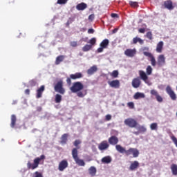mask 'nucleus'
I'll return each instance as SVG.
<instances>
[{
  "label": "nucleus",
  "mask_w": 177,
  "mask_h": 177,
  "mask_svg": "<svg viewBox=\"0 0 177 177\" xmlns=\"http://www.w3.org/2000/svg\"><path fill=\"white\" fill-rule=\"evenodd\" d=\"M138 74L140 77H135L132 80L131 85L133 88L136 89L140 87V85H142V80H142L147 85H151V83L149 81V76H147L145 71L140 70L138 71Z\"/></svg>",
  "instance_id": "nucleus-1"
},
{
  "label": "nucleus",
  "mask_w": 177,
  "mask_h": 177,
  "mask_svg": "<svg viewBox=\"0 0 177 177\" xmlns=\"http://www.w3.org/2000/svg\"><path fill=\"white\" fill-rule=\"evenodd\" d=\"M82 142L80 140H76L73 142V146L76 148H73L72 149V157L75 162V163L79 165V167H85V162L82 159H80L78 157V150L79 149H81L80 146H78L79 145H81Z\"/></svg>",
  "instance_id": "nucleus-2"
},
{
  "label": "nucleus",
  "mask_w": 177,
  "mask_h": 177,
  "mask_svg": "<svg viewBox=\"0 0 177 177\" xmlns=\"http://www.w3.org/2000/svg\"><path fill=\"white\" fill-rule=\"evenodd\" d=\"M143 55L146 56L147 57H149L151 64L153 67H156V65L157 64L159 67H162V66H165V56L164 55H160L158 57V61H156V58L154 57V55L151 54V53L146 52L145 51L143 53Z\"/></svg>",
  "instance_id": "nucleus-3"
},
{
  "label": "nucleus",
  "mask_w": 177,
  "mask_h": 177,
  "mask_svg": "<svg viewBox=\"0 0 177 177\" xmlns=\"http://www.w3.org/2000/svg\"><path fill=\"white\" fill-rule=\"evenodd\" d=\"M115 149L118 153H121V154H125L126 156H132L134 158L139 157V150L136 148H129L128 150L125 149L121 145H116Z\"/></svg>",
  "instance_id": "nucleus-4"
},
{
  "label": "nucleus",
  "mask_w": 177,
  "mask_h": 177,
  "mask_svg": "<svg viewBox=\"0 0 177 177\" xmlns=\"http://www.w3.org/2000/svg\"><path fill=\"white\" fill-rule=\"evenodd\" d=\"M70 89L73 93H77L78 97H84L85 96V94L81 91L84 89V84L81 82H74Z\"/></svg>",
  "instance_id": "nucleus-5"
},
{
  "label": "nucleus",
  "mask_w": 177,
  "mask_h": 177,
  "mask_svg": "<svg viewBox=\"0 0 177 177\" xmlns=\"http://www.w3.org/2000/svg\"><path fill=\"white\" fill-rule=\"evenodd\" d=\"M41 160H45V155H41L40 158H36L33 160V163H31L30 161H28L27 163V168L28 169H36V168H38L39 165V162H41Z\"/></svg>",
  "instance_id": "nucleus-6"
},
{
  "label": "nucleus",
  "mask_w": 177,
  "mask_h": 177,
  "mask_svg": "<svg viewBox=\"0 0 177 177\" xmlns=\"http://www.w3.org/2000/svg\"><path fill=\"white\" fill-rule=\"evenodd\" d=\"M124 123L129 128H138L139 123L138 121L132 118H129L124 121Z\"/></svg>",
  "instance_id": "nucleus-7"
},
{
  "label": "nucleus",
  "mask_w": 177,
  "mask_h": 177,
  "mask_svg": "<svg viewBox=\"0 0 177 177\" xmlns=\"http://www.w3.org/2000/svg\"><path fill=\"white\" fill-rule=\"evenodd\" d=\"M55 92L60 93V95H64L66 93V89L63 88V80H59L54 86Z\"/></svg>",
  "instance_id": "nucleus-8"
},
{
  "label": "nucleus",
  "mask_w": 177,
  "mask_h": 177,
  "mask_svg": "<svg viewBox=\"0 0 177 177\" xmlns=\"http://www.w3.org/2000/svg\"><path fill=\"white\" fill-rule=\"evenodd\" d=\"M110 44V41L108 39H104L102 41L100 44V48L97 49V53H102L104 49H107L109 44Z\"/></svg>",
  "instance_id": "nucleus-9"
},
{
  "label": "nucleus",
  "mask_w": 177,
  "mask_h": 177,
  "mask_svg": "<svg viewBox=\"0 0 177 177\" xmlns=\"http://www.w3.org/2000/svg\"><path fill=\"white\" fill-rule=\"evenodd\" d=\"M66 168H68V161L66 159H64L59 162L58 170L60 172H63Z\"/></svg>",
  "instance_id": "nucleus-10"
},
{
  "label": "nucleus",
  "mask_w": 177,
  "mask_h": 177,
  "mask_svg": "<svg viewBox=\"0 0 177 177\" xmlns=\"http://www.w3.org/2000/svg\"><path fill=\"white\" fill-rule=\"evenodd\" d=\"M136 48H127L124 50V55L127 57H135V56H136Z\"/></svg>",
  "instance_id": "nucleus-11"
},
{
  "label": "nucleus",
  "mask_w": 177,
  "mask_h": 177,
  "mask_svg": "<svg viewBox=\"0 0 177 177\" xmlns=\"http://www.w3.org/2000/svg\"><path fill=\"white\" fill-rule=\"evenodd\" d=\"M150 93L152 96H155L157 102H158V103H162L164 99L162 98V97L161 95H160V94L158 93V91H157V90L155 89H152L150 91Z\"/></svg>",
  "instance_id": "nucleus-12"
},
{
  "label": "nucleus",
  "mask_w": 177,
  "mask_h": 177,
  "mask_svg": "<svg viewBox=\"0 0 177 177\" xmlns=\"http://www.w3.org/2000/svg\"><path fill=\"white\" fill-rule=\"evenodd\" d=\"M166 92L169 95L171 100H176V94L174 91H172V88H171V86H167L166 87Z\"/></svg>",
  "instance_id": "nucleus-13"
},
{
  "label": "nucleus",
  "mask_w": 177,
  "mask_h": 177,
  "mask_svg": "<svg viewBox=\"0 0 177 177\" xmlns=\"http://www.w3.org/2000/svg\"><path fill=\"white\" fill-rule=\"evenodd\" d=\"M108 142L109 145H111V146H118V142H120V140L117 136H112L108 139Z\"/></svg>",
  "instance_id": "nucleus-14"
},
{
  "label": "nucleus",
  "mask_w": 177,
  "mask_h": 177,
  "mask_svg": "<svg viewBox=\"0 0 177 177\" xmlns=\"http://www.w3.org/2000/svg\"><path fill=\"white\" fill-rule=\"evenodd\" d=\"M108 84L111 88H114L115 89H118L120 88L121 84L120 83V80H115L112 81H109Z\"/></svg>",
  "instance_id": "nucleus-15"
},
{
  "label": "nucleus",
  "mask_w": 177,
  "mask_h": 177,
  "mask_svg": "<svg viewBox=\"0 0 177 177\" xmlns=\"http://www.w3.org/2000/svg\"><path fill=\"white\" fill-rule=\"evenodd\" d=\"M109 147H110V145L107 142V140L101 142L98 145V149L101 151H103V150H107Z\"/></svg>",
  "instance_id": "nucleus-16"
},
{
  "label": "nucleus",
  "mask_w": 177,
  "mask_h": 177,
  "mask_svg": "<svg viewBox=\"0 0 177 177\" xmlns=\"http://www.w3.org/2000/svg\"><path fill=\"white\" fill-rule=\"evenodd\" d=\"M164 6L166 9H168V10H174V3H172V1L171 0H167L164 2Z\"/></svg>",
  "instance_id": "nucleus-17"
},
{
  "label": "nucleus",
  "mask_w": 177,
  "mask_h": 177,
  "mask_svg": "<svg viewBox=\"0 0 177 177\" xmlns=\"http://www.w3.org/2000/svg\"><path fill=\"white\" fill-rule=\"evenodd\" d=\"M45 91V86L41 85L37 90V94L36 97L37 99H39L42 97V93H44Z\"/></svg>",
  "instance_id": "nucleus-18"
},
{
  "label": "nucleus",
  "mask_w": 177,
  "mask_h": 177,
  "mask_svg": "<svg viewBox=\"0 0 177 177\" xmlns=\"http://www.w3.org/2000/svg\"><path fill=\"white\" fill-rule=\"evenodd\" d=\"M162 49H164V41H161L157 44L156 50L157 53H162Z\"/></svg>",
  "instance_id": "nucleus-19"
},
{
  "label": "nucleus",
  "mask_w": 177,
  "mask_h": 177,
  "mask_svg": "<svg viewBox=\"0 0 177 177\" xmlns=\"http://www.w3.org/2000/svg\"><path fill=\"white\" fill-rule=\"evenodd\" d=\"M88 8V4L84 2L80 3L76 6L77 10H85Z\"/></svg>",
  "instance_id": "nucleus-20"
},
{
  "label": "nucleus",
  "mask_w": 177,
  "mask_h": 177,
  "mask_svg": "<svg viewBox=\"0 0 177 177\" xmlns=\"http://www.w3.org/2000/svg\"><path fill=\"white\" fill-rule=\"evenodd\" d=\"M96 71H97V66H96V65H93L89 69L87 70V74L88 75H92L95 74Z\"/></svg>",
  "instance_id": "nucleus-21"
},
{
  "label": "nucleus",
  "mask_w": 177,
  "mask_h": 177,
  "mask_svg": "<svg viewBox=\"0 0 177 177\" xmlns=\"http://www.w3.org/2000/svg\"><path fill=\"white\" fill-rule=\"evenodd\" d=\"M146 97V95L143 93L137 92L133 95V99L136 100H138L139 99H145Z\"/></svg>",
  "instance_id": "nucleus-22"
},
{
  "label": "nucleus",
  "mask_w": 177,
  "mask_h": 177,
  "mask_svg": "<svg viewBox=\"0 0 177 177\" xmlns=\"http://www.w3.org/2000/svg\"><path fill=\"white\" fill-rule=\"evenodd\" d=\"M71 80H80V78H82L84 75L81 73H76L75 74L70 75Z\"/></svg>",
  "instance_id": "nucleus-23"
},
{
  "label": "nucleus",
  "mask_w": 177,
  "mask_h": 177,
  "mask_svg": "<svg viewBox=\"0 0 177 177\" xmlns=\"http://www.w3.org/2000/svg\"><path fill=\"white\" fill-rule=\"evenodd\" d=\"M111 161H112V159H111V156H104L101 160V162H102V164H110Z\"/></svg>",
  "instance_id": "nucleus-24"
},
{
  "label": "nucleus",
  "mask_w": 177,
  "mask_h": 177,
  "mask_svg": "<svg viewBox=\"0 0 177 177\" xmlns=\"http://www.w3.org/2000/svg\"><path fill=\"white\" fill-rule=\"evenodd\" d=\"M68 138V134L67 133L63 134L61 137V141H60L61 145L67 144Z\"/></svg>",
  "instance_id": "nucleus-25"
},
{
  "label": "nucleus",
  "mask_w": 177,
  "mask_h": 177,
  "mask_svg": "<svg viewBox=\"0 0 177 177\" xmlns=\"http://www.w3.org/2000/svg\"><path fill=\"white\" fill-rule=\"evenodd\" d=\"M137 168H139V162L135 160L131 164L130 170L135 171V169H137Z\"/></svg>",
  "instance_id": "nucleus-26"
},
{
  "label": "nucleus",
  "mask_w": 177,
  "mask_h": 177,
  "mask_svg": "<svg viewBox=\"0 0 177 177\" xmlns=\"http://www.w3.org/2000/svg\"><path fill=\"white\" fill-rule=\"evenodd\" d=\"M96 167L91 166L89 169H88V173L91 175V176H96Z\"/></svg>",
  "instance_id": "nucleus-27"
},
{
  "label": "nucleus",
  "mask_w": 177,
  "mask_h": 177,
  "mask_svg": "<svg viewBox=\"0 0 177 177\" xmlns=\"http://www.w3.org/2000/svg\"><path fill=\"white\" fill-rule=\"evenodd\" d=\"M138 42L140 43V45H143V44H144L143 40L142 39H140V37H136L133 38V44L134 45H136L138 44Z\"/></svg>",
  "instance_id": "nucleus-28"
},
{
  "label": "nucleus",
  "mask_w": 177,
  "mask_h": 177,
  "mask_svg": "<svg viewBox=\"0 0 177 177\" xmlns=\"http://www.w3.org/2000/svg\"><path fill=\"white\" fill-rule=\"evenodd\" d=\"M17 120V119L16 118V115H11V124H10L11 128H15V127L16 125Z\"/></svg>",
  "instance_id": "nucleus-29"
},
{
  "label": "nucleus",
  "mask_w": 177,
  "mask_h": 177,
  "mask_svg": "<svg viewBox=\"0 0 177 177\" xmlns=\"http://www.w3.org/2000/svg\"><path fill=\"white\" fill-rule=\"evenodd\" d=\"M63 60H64V55H59V56L57 57L56 60H55V64H57V65L60 64V63H62V62H63Z\"/></svg>",
  "instance_id": "nucleus-30"
},
{
  "label": "nucleus",
  "mask_w": 177,
  "mask_h": 177,
  "mask_svg": "<svg viewBox=\"0 0 177 177\" xmlns=\"http://www.w3.org/2000/svg\"><path fill=\"white\" fill-rule=\"evenodd\" d=\"M138 132H140V133H145V132H146V131H147V129H146V127H145V126H140L138 124Z\"/></svg>",
  "instance_id": "nucleus-31"
},
{
  "label": "nucleus",
  "mask_w": 177,
  "mask_h": 177,
  "mask_svg": "<svg viewBox=\"0 0 177 177\" xmlns=\"http://www.w3.org/2000/svg\"><path fill=\"white\" fill-rule=\"evenodd\" d=\"M171 169L173 175H177V165L172 164L171 166Z\"/></svg>",
  "instance_id": "nucleus-32"
},
{
  "label": "nucleus",
  "mask_w": 177,
  "mask_h": 177,
  "mask_svg": "<svg viewBox=\"0 0 177 177\" xmlns=\"http://www.w3.org/2000/svg\"><path fill=\"white\" fill-rule=\"evenodd\" d=\"M92 49V45L89 44H86L83 48H82V51L83 52H88Z\"/></svg>",
  "instance_id": "nucleus-33"
},
{
  "label": "nucleus",
  "mask_w": 177,
  "mask_h": 177,
  "mask_svg": "<svg viewBox=\"0 0 177 177\" xmlns=\"http://www.w3.org/2000/svg\"><path fill=\"white\" fill-rule=\"evenodd\" d=\"M146 75H151V73H153V68H151V66L149 65L146 68Z\"/></svg>",
  "instance_id": "nucleus-34"
},
{
  "label": "nucleus",
  "mask_w": 177,
  "mask_h": 177,
  "mask_svg": "<svg viewBox=\"0 0 177 177\" xmlns=\"http://www.w3.org/2000/svg\"><path fill=\"white\" fill-rule=\"evenodd\" d=\"M129 4L130 5V6H131V8H138L139 7V4H138V1H130L129 2Z\"/></svg>",
  "instance_id": "nucleus-35"
},
{
  "label": "nucleus",
  "mask_w": 177,
  "mask_h": 177,
  "mask_svg": "<svg viewBox=\"0 0 177 177\" xmlns=\"http://www.w3.org/2000/svg\"><path fill=\"white\" fill-rule=\"evenodd\" d=\"M150 128L151 131H157L158 125L157 124V123H151L150 125Z\"/></svg>",
  "instance_id": "nucleus-36"
},
{
  "label": "nucleus",
  "mask_w": 177,
  "mask_h": 177,
  "mask_svg": "<svg viewBox=\"0 0 177 177\" xmlns=\"http://www.w3.org/2000/svg\"><path fill=\"white\" fill-rule=\"evenodd\" d=\"M55 103H60V102H62V95H60V94H57L55 95Z\"/></svg>",
  "instance_id": "nucleus-37"
},
{
  "label": "nucleus",
  "mask_w": 177,
  "mask_h": 177,
  "mask_svg": "<svg viewBox=\"0 0 177 177\" xmlns=\"http://www.w3.org/2000/svg\"><path fill=\"white\" fill-rule=\"evenodd\" d=\"M111 76H112L113 78H118V71H113L111 73Z\"/></svg>",
  "instance_id": "nucleus-38"
},
{
  "label": "nucleus",
  "mask_w": 177,
  "mask_h": 177,
  "mask_svg": "<svg viewBox=\"0 0 177 177\" xmlns=\"http://www.w3.org/2000/svg\"><path fill=\"white\" fill-rule=\"evenodd\" d=\"M171 140H172L173 143H174L175 146L177 147V138L175 137V136H171Z\"/></svg>",
  "instance_id": "nucleus-39"
},
{
  "label": "nucleus",
  "mask_w": 177,
  "mask_h": 177,
  "mask_svg": "<svg viewBox=\"0 0 177 177\" xmlns=\"http://www.w3.org/2000/svg\"><path fill=\"white\" fill-rule=\"evenodd\" d=\"M68 0H57V3L58 5H66Z\"/></svg>",
  "instance_id": "nucleus-40"
},
{
  "label": "nucleus",
  "mask_w": 177,
  "mask_h": 177,
  "mask_svg": "<svg viewBox=\"0 0 177 177\" xmlns=\"http://www.w3.org/2000/svg\"><path fill=\"white\" fill-rule=\"evenodd\" d=\"M37 85V82L34 80L29 81V86H35Z\"/></svg>",
  "instance_id": "nucleus-41"
},
{
  "label": "nucleus",
  "mask_w": 177,
  "mask_h": 177,
  "mask_svg": "<svg viewBox=\"0 0 177 177\" xmlns=\"http://www.w3.org/2000/svg\"><path fill=\"white\" fill-rule=\"evenodd\" d=\"M146 37L148 38V39H153V34L151 33V32H147Z\"/></svg>",
  "instance_id": "nucleus-42"
},
{
  "label": "nucleus",
  "mask_w": 177,
  "mask_h": 177,
  "mask_svg": "<svg viewBox=\"0 0 177 177\" xmlns=\"http://www.w3.org/2000/svg\"><path fill=\"white\" fill-rule=\"evenodd\" d=\"M127 106L129 109H135V104L132 102H128Z\"/></svg>",
  "instance_id": "nucleus-43"
},
{
  "label": "nucleus",
  "mask_w": 177,
  "mask_h": 177,
  "mask_svg": "<svg viewBox=\"0 0 177 177\" xmlns=\"http://www.w3.org/2000/svg\"><path fill=\"white\" fill-rule=\"evenodd\" d=\"M89 44H91V45H95L96 44V38L93 37L90 39Z\"/></svg>",
  "instance_id": "nucleus-44"
},
{
  "label": "nucleus",
  "mask_w": 177,
  "mask_h": 177,
  "mask_svg": "<svg viewBox=\"0 0 177 177\" xmlns=\"http://www.w3.org/2000/svg\"><path fill=\"white\" fill-rule=\"evenodd\" d=\"M71 46H72L73 48H75L77 46L78 44L77 43V41H71L70 43Z\"/></svg>",
  "instance_id": "nucleus-45"
},
{
  "label": "nucleus",
  "mask_w": 177,
  "mask_h": 177,
  "mask_svg": "<svg viewBox=\"0 0 177 177\" xmlns=\"http://www.w3.org/2000/svg\"><path fill=\"white\" fill-rule=\"evenodd\" d=\"M35 177H44V176H42L41 173H39L38 171H35Z\"/></svg>",
  "instance_id": "nucleus-46"
},
{
  "label": "nucleus",
  "mask_w": 177,
  "mask_h": 177,
  "mask_svg": "<svg viewBox=\"0 0 177 177\" xmlns=\"http://www.w3.org/2000/svg\"><path fill=\"white\" fill-rule=\"evenodd\" d=\"M145 32H146V29L145 28H140L138 30V32H140V34H145Z\"/></svg>",
  "instance_id": "nucleus-47"
},
{
  "label": "nucleus",
  "mask_w": 177,
  "mask_h": 177,
  "mask_svg": "<svg viewBox=\"0 0 177 177\" xmlns=\"http://www.w3.org/2000/svg\"><path fill=\"white\" fill-rule=\"evenodd\" d=\"M66 82L68 85H71V77H67Z\"/></svg>",
  "instance_id": "nucleus-48"
},
{
  "label": "nucleus",
  "mask_w": 177,
  "mask_h": 177,
  "mask_svg": "<svg viewBox=\"0 0 177 177\" xmlns=\"http://www.w3.org/2000/svg\"><path fill=\"white\" fill-rule=\"evenodd\" d=\"M95 19V15L91 14L88 16V19L89 20H93Z\"/></svg>",
  "instance_id": "nucleus-49"
},
{
  "label": "nucleus",
  "mask_w": 177,
  "mask_h": 177,
  "mask_svg": "<svg viewBox=\"0 0 177 177\" xmlns=\"http://www.w3.org/2000/svg\"><path fill=\"white\" fill-rule=\"evenodd\" d=\"M105 118L106 121H110L111 120V115H106Z\"/></svg>",
  "instance_id": "nucleus-50"
},
{
  "label": "nucleus",
  "mask_w": 177,
  "mask_h": 177,
  "mask_svg": "<svg viewBox=\"0 0 177 177\" xmlns=\"http://www.w3.org/2000/svg\"><path fill=\"white\" fill-rule=\"evenodd\" d=\"M93 32H95V30H93V28H90L88 30V34H93Z\"/></svg>",
  "instance_id": "nucleus-51"
},
{
  "label": "nucleus",
  "mask_w": 177,
  "mask_h": 177,
  "mask_svg": "<svg viewBox=\"0 0 177 177\" xmlns=\"http://www.w3.org/2000/svg\"><path fill=\"white\" fill-rule=\"evenodd\" d=\"M111 16V17H113V18L118 17V15L115 13H112Z\"/></svg>",
  "instance_id": "nucleus-52"
},
{
  "label": "nucleus",
  "mask_w": 177,
  "mask_h": 177,
  "mask_svg": "<svg viewBox=\"0 0 177 177\" xmlns=\"http://www.w3.org/2000/svg\"><path fill=\"white\" fill-rule=\"evenodd\" d=\"M37 111H38L39 113L42 111V107L41 106H37Z\"/></svg>",
  "instance_id": "nucleus-53"
},
{
  "label": "nucleus",
  "mask_w": 177,
  "mask_h": 177,
  "mask_svg": "<svg viewBox=\"0 0 177 177\" xmlns=\"http://www.w3.org/2000/svg\"><path fill=\"white\" fill-rule=\"evenodd\" d=\"M26 95H30V89L27 88L25 90Z\"/></svg>",
  "instance_id": "nucleus-54"
},
{
  "label": "nucleus",
  "mask_w": 177,
  "mask_h": 177,
  "mask_svg": "<svg viewBox=\"0 0 177 177\" xmlns=\"http://www.w3.org/2000/svg\"><path fill=\"white\" fill-rule=\"evenodd\" d=\"M73 21H74V20H73V19L69 18V19L68 20V23H69V24H71V23H73Z\"/></svg>",
  "instance_id": "nucleus-55"
},
{
  "label": "nucleus",
  "mask_w": 177,
  "mask_h": 177,
  "mask_svg": "<svg viewBox=\"0 0 177 177\" xmlns=\"http://www.w3.org/2000/svg\"><path fill=\"white\" fill-rule=\"evenodd\" d=\"M73 21H74V20H73V19L69 18V19L68 20V23H69V24H71V23H73Z\"/></svg>",
  "instance_id": "nucleus-56"
},
{
  "label": "nucleus",
  "mask_w": 177,
  "mask_h": 177,
  "mask_svg": "<svg viewBox=\"0 0 177 177\" xmlns=\"http://www.w3.org/2000/svg\"><path fill=\"white\" fill-rule=\"evenodd\" d=\"M140 133V132H139V131H134L133 132L134 135H139Z\"/></svg>",
  "instance_id": "nucleus-57"
},
{
  "label": "nucleus",
  "mask_w": 177,
  "mask_h": 177,
  "mask_svg": "<svg viewBox=\"0 0 177 177\" xmlns=\"http://www.w3.org/2000/svg\"><path fill=\"white\" fill-rule=\"evenodd\" d=\"M66 26L67 27H68V26H70V23H68V21L66 22Z\"/></svg>",
  "instance_id": "nucleus-58"
},
{
  "label": "nucleus",
  "mask_w": 177,
  "mask_h": 177,
  "mask_svg": "<svg viewBox=\"0 0 177 177\" xmlns=\"http://www.w3.org/2000/svg\"><path fill=\"white\" fill-rule=\"evenodd\" d=\"M115 31H116V30L115 29V30H113V32H115Z\"/></svg>",
  "instance_id": "nucleus-59"
}]
</instances>
